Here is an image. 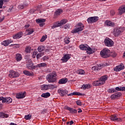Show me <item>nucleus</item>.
<instances>
[{"mask_svg": "<svg viewBox=\"0 0 125 125\" xmlns=\"http://www.w3.org/2000/svg\"><path fill=\"white\" fill-rule=\"evenodd\" d=\"M108 79L107 75H104L102 76L98 80H96L93 83L94 86H100L103 85L106 83V81Z\"/></svg>", "mask_w": 125, "mask_h": 125, "instance_id": "f257e3e1", "label": "nucleus"}, {"mask_svg": "<svg viewBox=\"0 0 125 125\" xmlns=\"http://www.w3.org/2000/svg\"><path fill=\"white\" fill-rule=\"evenodd\" d=\"M46 79L48 83H56V81H57V73L53 71L51 73H49L46 76Z\"/></svg>", "mask_w": 125, "mask_h": 125, "instance_id": "f03ea898", "label": "nucleus"}, {"mask_svg": "<svg viewBox=\"0 0 125 125\" xmlns=\"http://www.w3.org/2000/svg\"><path fill=\"white\" fill-rule=\"evenodd\" d=\"M110 50L105 48L101 51L100 55L103 58H108L110 57Z\"/></svg>", "mask_w": 125, "mask_h": 125, "instance_id": "7ed1b4c3", "label": "nucleus"}, {"mask_svg": "<svg viewBox=\"0 0 125 125\" xmlns=\"http://www.w3.org/2000/svg\"><path fill=\"white\" fill-rule=\"evenodd\" d=\"M79 47L81 50H87V53L88 54H91V53H92V49L86 44H81L79 46Z\"/></svg>", "mask_w": 125, "mask_h": 125, "instance_id": "20e7f679", "label": "nucleus"}, {"mask_svg": "<svg viewBox=\"0 0 125 125\" xmlns=\"http://www.w3.org/2000/svg\"><path fill=\"white\" fill-rule=\"evenodd\" d=\"M104 45L108 47H112L114 44V41L109 38L106 37L104 41Z\"/></svg>", "mask_w": 125, "mask_h": 125, "instance_id": "39448f33", "label": "nucleus"}, {"mask_svg": "<svg viewBox=\"0 0 125 125\" xmlns=\"http://www.w3.org/2000/svg\"><path fill=\"white\" fill-rule=\"evenodd\" d=\"M0 101H2V103L3 104L6 103V104H10V103L12 102V99L10 97L4 98L1 96L0 97Z\"/></svg>", "mask_w": 125, "mask_h": 125, "instance_id": "423d86ee", "label": "nucleus"}, {"mask_svg": "<svg viewBox=\"0 0 125 125\" xmlns=\"http://www.w3.org/2000/svg\"><path fill=\"white\" fill-rule=\"evenodd\" d=\"M54 85L53 84H43L41 86L42 90H47V89H53Z\"/></svg>", "mask_w": 125, "mask_h": 125, "instance_id": "0eeeda50", "label": "nucleus"}, {"mask_svg": "<svg viewBox=\"0 0 125 125\" xmlns=\"http://www.w3.org/2000/svg\"><path fill=\"white\" fill-rule=\"evenodd\" d=\"M19 73L18 72L15 71L14 70H10L9 71V74H8V76L9 78H17V77H19Z\"/></svg>", "mask_w": 125, "mask_h": 125, "instance_id": "6e6552de", "label": "nucleus"}, {"mask_svg": "<svg viewBox=\"0 0 125 125\" xmlns=\"http://www.w3.org/2000/svg\"><path fill=\"white\" fill-rule=\"evenodd\" d=\"M26 67L29 70H34L37 69V66L34 65V63L32 62V61H29L26 64Z\"/></svg>", "mask_w": 125, "mask_h": 125, "instance_id": "1a4fd4ad", "label": "nucleus"}, {"mask_svg": "<svg viewBox=\"0 0 125 125\" xmlns=\"http://www.w3.org/2000/svg\"><path fill=\"white\" fill-rule=\"evenodd\" d=\"M98 19V17H91L87 19V21L89 24H92V23H95Z\"/></svg>", "mask_w": 125, "mask_h": 125, "instance_id": "9d476101", "label": "nucleus"}, {"mask_svg": "<svg viewBox=\"0 0 125 125\" xmlns=\"http://www.w3.org/2000/svg\"><path fill=\"white\" fill-rule=\"evenodd\" d=\"M83 28H84V25L83 24V23H79L78 24V27H76L73 31V32H82L83 30Z\"/></svg>", "mask_w": 125, "mask_h": 125, "instance_id": "9b49d317", "label": "nucleus"}, {"mask_svg": "<svg viewBox=\"0 0 125 125\" xmlns=\"http://www.w3.org/2000/svg\"><path fill=\"white\" fill-rule=\"evenodd\" d=\"M111 121H113V122H123V119L121 118H118L117 117V115H111L110 116Z\"/></svg>", "mask_w": 125, "mask_h": 125, "instance_id": "f8f14e48", "label": "nucleus"}, {"mask_svg": "<svg viewBox=\"0 0 125 125\" xmlns=\"http://www.w3.org/2000/svg\"><path fill=\"white\" fill-rule=\"evenodd\" d=\"M58 92L61 96H65L66 94H68V90H63L62 89H59Z\"/></svg>", "mask_w": 125, "mask_h": 125, "instance_id": "ddd939ff", "label": "nucleus"}, {"mask_svg": "<svg viewBox=\"0 0 125 125\" xmlns=\"http://www.w3.org/2000/svg\"><path fill=\"white\" fill-rule=\"evenodd\" d=\"M121 96H122V93L121 92H118L115 94H113L110 96V98L113 100H115L119 98V97H121Z\"/></svg>", "mask_w": 125, "mask_h": 125, "instance_id": "4468645a", "label": "nucleus"}, {"mask_svg": "<svg viewBox=\"0 0 125 125\" xmlns=\"http://www.w3.org/2000/svg\"><path fill=\"white\" fill-rule=\"evenodd\" d=\"M65 109L66 110H68L69 111L70 114H77L78 110H76L73 108L70 107L68 106H66L65 107Z\"/></svg>", "mask_w": 125, "mask_h": 125, "instance_id": "2eb2a0df", "label": "nucleus"}, {"mask_svg": "<svg viewBox=\"0 0 125 125\" xmlns=\"http://www.w3.org/2000/svg\"><path fill=\"white\" fill-rule=\"evenodd\" d=\"M125 69V66L124 65H119L117 66L115 68H114V71L116 72H120V71H122V70H124Z\"/></svg>", "mask_w": 125, "mask_h": 125, "instance_id": "dca6fc26", "label": "nucleus"}, {"mask_svg": "<svg viewBox=\"0 0 125 125\" xmlns=\"http://www.w3.org/2000/svg\"><path fill=\"white\" fill-rule=\"evenodd\" d=\"M71 58V56L69 54H65L61 59L62 62H67L69 59Z\"/></svg>", "mask_w": 125, "mask_h": 125, "instance_id": "f3484780", "label": "nucleus"}, {"mask_svg": "<svg viewBox=\"0 0 125 125\" xmlns=\"http://www.w3.org/2000/svg\"><path fill=\"white\" fill-rule=\"evenodd\" d=\"M23 73L26 76H29V77H34V76H35L33 72H30L28 70H24Z\"/></svg>", "mask_w": 125, "mask_h": 125, "instance_id": "a211bd4d", "label": "nucleus"}, {"mask_svg": "<svg viewBox=\"0 0 125 125\" xmlns=\"http://www.w3.org/2000/svg\"><path fill=\"white\" fill-rule=\"evenodd\" d=\"M105 24L107 27H114L115 26V23L108 20L105 21Z\"/></svg>", "mask_w": 125, "mask_h": 125, "instance_id": "6ab92c4d", "label": "nucleus"}, {"mask_svg": "<svg viewBox=\"0 0 125 125\" xmlns=\"http://www.w3.org/2000/svg\"><path fill=\"white\" fill-rule=\"evenodd\" d=\"M62 12H63V10H62V9H59L57 10H56L54 14V18H57V16L60 15V14L62 13Z\"/></svg>", "mask_w": 125, "mask_h": 125, "instance_id": "aec40b11", "label": "nucleus"}, {"mask_svg": "<svg viewBox=\"0 0 125 125\" xmlns=\"http://www.w3.org/2000/svg\"><path fill=\"white\" fill-rule=\"evenodd\" d=\"M125 12V6H122L119 8V15H122L123 13Z\"/></svg>", "mask_w": 125, "mask_h": 125, "instance_id": "412c9836", "label": "nucleus"}, {"mask_svg": "<svg viewBox=\"0 0 125 125\" xmlns=\"http://www.w3.org/2000/svg\"><path fill=\"white\" fill-rule=\"evenodd\" d=\"M24 97H25V93L24 92L19 93L16 95V98L18 99H21L24 98Z\"/></svg>", "mask_w": 125, "mask_h": 125, "instance_id": "4be33fe9", "label": "nucleus"}, {"mask_svg": "<svg viewBox=\"0 0 125 125\" xmlns=\"http://www.w3.org/2000/svg\"><path fill=\"white\" fill-rule=\"evenodd\" d=\"M68 82V79L67 78H62L60 79L58 83L59 84H64Z\"/></svg>", "mask_w": 125, "mask_h": 125, "instance_id": "5701e85b", "label": "nucleus"}, {"mask_svg": "<svg viewBox=\"0 0 125 125\" xmlns=\"http://www.w3.org/2000/svg\"><path fill=\"white\" fill-rule=\"evenodd\" d=\"M125 31V27H115L114 29V32H124Z\"/></svg>", "mask_w": 125, "mask_h": 125, "instance_id": "b1692460", "label": "nucleus"}, {"mask_svg": "<svg viewBox=\"0 0 125 125\" xmlns=\"http://www.w3.org/2000/svg\"><path fill=\"white\" fill-rule=\"evenodd\" d=\"M22 36V32H19L13 36V39H20Z\"/></svg>", "mask_w": 125, "mask_h": 125, "instance_id": "393cba45", "label": "nucleus"}, {"mask_svg": "<svg viewBox=\"0 0 125 125\" xmlns=\"http://www.w3.org/2000/svg\"><path fill=\"white\" fill-rule=\"evenodd\" d=\"M60 26H62V24L61 23V21L59 22H56L53 25V26H52V29H55V28H57V27H60Z\"/></svg>", "mask_w": 125, "mask_h": 125, "instance_id": "a878e982", "label": "nucleus"}, {"mask_svg": "<svg viewBox=\"0 0 125 125\" xmlns=\"http://www.w3.org/2000/svg\"><path fill=\"white\" fill-rule=\"evenodd\" d=\"M50 96V93L49 92L42 93L41 95L42 97L43 98H48Z\"/></svg>", "mask_w": 125, "mask_h": 125, "instance_id": "bb28decb", "label": "nucleus"}, {"mask_svg": "<svg viewBox=\"0 0 125 125\" xmlns=\"http://www.w3.org/2000/svg\"><path fill=\"white\" fill-rule=\"evenodd\" d=\"M101 69V66H99V65H97L92 67V71H98Z\"/></svg>", "mask_w": 125, "mask_h": 125, "instance_id": "cd10ccee", "label": "nucleus"}, {"mask_svg": "<svg viewBox=\"0 0 125 125\" xmlns=\"http://www.w3.org/2000/svg\"><path fill=\"white\" fill-rule=\"evenodd\" d=\"M16 59L18 62L22 60V56L20 54H17L16 56Z\"/></svg>", "mask_w": 125, "mask_h": 125, "instance_id": "c85d7f7f", "label": "nucleus"}, {"mask_svg": "<svg viewBox=\"0 0 125 125\" xmlns=\"http://www.w3.org/2000/svg\"><path fill=\"white\" fill-rule=\"evenodd\" d=\"M36 66L37 69H38V67L41 68V67H46V66H47V64H46V63H41L36 65Z\"/></svg>", "mask_w": 125, "mask_h": 125, "instance_id": "c756f323", "label": "nucleus"}, {"mask_svg": "<svg viewBox=\"0 0 125 125\" xmlns=\"http://www.w3.org/2000/svg\"><path fill=\"white\" fill-rule=\"evenodd\" d=\"M11 42H12L10 40H6L5 41H3V44L5 46H7V45H8L9 43H11Z\"/></svg>", "mask_w": 125, "mask_h": 125, "instance_id": "7c9ffc66", "label": "nucleus"}, {"mask_svg": "<svg viewBox=\"0 0 125 125\" xmlns=\"http://www.w3.org/2000/svg\"><path fill=\"white\" fill-rule=\"evenodd\" d=\"M36 21L37 22V23H38V24H40L41 23H43L44 22H45V19H37L36 20Z\"/></svg>", "mask_w": 125, "mask_h": 125, "instance_id": "2f4dec72", "label": "nucleus"}, {"mask_svg": "<svg viewBox=\"0 0 125 125\" xmlns=\"http://www.w3.org/2000/svg\"><path fill=\"white\" fill-rule=\"evenodd\" d=\"M90 87V85L89 84L83 85L82 87L81 88L82 89H88Z\"/></svg>", "mask_w": 125, "mask_h": 125, "instance_id": "473e14b6", "label": "nucleus"}, {"mask_svg": "<svg viewBox=\"0 0 125 125\" xmlns=\"http://www.w3.org/2000/svg\"><path fill=\"white\" fill-rule=\"evenodd\" d=\"M9 115L8 114H5L4 113H0V118H8Z\"/></svg>", "mask_w": 125, "mask_h": 125, "instance_id": "72a5a7b5", "label": "nucleus"}, {"mask_svg": "<svg viewBox=\"0 0 125 125\" xmlns=\"http://www.w3.org/2000/svg\"><path fill=\"white\" fill-rule=\"evenodd\" d=\"M45 48L43 46H40L38 48V50L39 52H42V51H43Z\"/></svg>", "mask_w": 125, "mask_h": 125, "instance_id": "f704fd0d", "label": "nucleus"}, {"mask_svg": "<svg viewBox=\"0 0 125 125\" xmlns=\"http://www.w3.org/2000/svg\"><path fill=\"white\" fill-rule=\"evenodd\" d=\"M108 92L109 93H115V92H117V91H116V89L111 88L108 90Z\"/></svg>", "mask_w": 125, "mask_h": 125, "instance_id": "c9c22d12", "label": "nucleus"}, {"mask_svg": "<svg viewBox=\"0 0 125 125\" xmlns=\"http://www.w3.org/2000/svg\"><path fill=\"white\" fill-rule=\"evenodd\" d=\"M46 39H47V36L43 35L42 37V38H41L40 42H44V41H45V40H46Z\"/></svg>", "mask_w": 125, "mask_h": 125, "instance_id": "e433bc0d", "label": "nucleus"}, {"mask_svg": "<svg viewBox=\"0 0 125 125\" xmlns=\"http://www.w3.org/2000/svg\"><path fill=\"white\" fill-rule=\"evenodd\" d=\"M65 43L68 44L70 42V38L65 37L64 39Z\"/></svg>", "mask_w": 125, "mask_h": 125, "instance_id": "4c0bfd02", "label": "nucleus"}, {"mask_svg": "<svg viewBox=\"0 0 125 125\" xmlns=\"http://www.w3.org/2000/svg\"><path fill=\"white\" fill-rule=\"evenodd\" d=\"M31 47L30 46H27L25 48V52L26 53H30L31 52Z\"/></svg>", "mask_w": 125, "mask_h": 125, "instance_id": "58836bf2", "label": "nucleus"}, {"mask_svg": "<svg viewBox=\"0 0 125 125\" xmlns=\"http://www.w3.org/2000/svg\"><path fill=\"white\" fill-rule=\"evenodd\" d=\"M43 55H44V53H39L37 55L36 57L37 59H39L41 58L42 56H43Z\"/></svg>", "mask_w": 125, "mask_h": 125, "instance_id": "ea45409f", "label": "nucleus"}, {"mask_svg": "<svg viewBox=\"0 0 125 125\" xmlns=\"http://www.w3.org/2000/svg\"><path fill=\"white\" fill-rule=\"evenodd\" d=\"M78 74H79L80 75H84V70H83V69H79L78 71Z\"/></svg>", "mask_w": 125, "mask_h": 125, "instance_id": "a19ab883", "label": "nucleus"}, {"mask_svg": "<svg viewBox=\"0 0 125 125\" xmlns=\"http://www.w3.org/2000/svg\"><path fill=\"white\" fill-rule=\"evenodd\" d=\"M68 22V21L66 19H63L61 21V23L62 25H64V24H66Z\"/></svg>", "mask_w": 125, "mask_h": 125, "instance_id": "79ce46f5", "label": "nucleus"}, {"mask_svg": "<svg viewBox=\"0 0 125 125\" xmlns=\"http://www.w3.org/2000/svg\"><path fill=\"white\" fill-rule=\"evenodd\" d=\"M121 34H122V32H115L114 33V35L115 37H119V36H120V35H121Z\"/></svg>", "mask_w": 125, "mask_h": 125, "instance_id": "37998d69", "label": "nucleus"}, {"mask_svg": "<svg viewBox=\"0 0 125 125\" xmlns=\"http://www.w3.org/2000/svg\"><path fill=\"white\" fill-rule=\"evenodd\" d=\"M71 27V24H66L64 26V29H70Z\"/></svg>", "mask_w": 125, "mask_h": 125, "instance_id": "c03bdc74", "label": "nucleus"}, {"mask_svg": "<svg viewBox=\"0 0 125 125\" xmlns=\"http://www.w3.org/2000/svg\"><path fill=\"white\" fill-rule=\"evenodd\" d=\"M24 119L25 120H30V119H31V114H28L27 115H25L24 117Z\"/></svg>", "mask_w": 125, "mask_h": 125, "instance_id": "a18cd8bd", "label": "nucleus"}, {"mask_svg": "<svg viewBox=\"0 0 125 125\" xmlns=\"http://www.w3.org/2000/svg\"><path fill=\"white\" fill-rule=\"evenodd\" d=\"M115 90L116 91H122V87H116L115 88Z\"/></svg>", "mask_w": 125, "mask_h": 125, "instance_id": "49530a36", "label": "nucleus"}, {"mask_svg": "<svg viewBox=\"0 0 125 125\" xmlns=\"http://www.w3.org/2000/svg\"><path fill=\"white\" fill-rule=\"evenodd\" d=\"M76 104L78 106H82V103L81 102V100H78L76 101Z\"/></svg>", "mask_w": 125, "mask_h": 125, "instance_id": "de8ad7c7", "label": "nucleus"}, {"mask_svg": "<svg viewBox=\"0 0 125 125\" xmlns=\"http://www.w3.org/2000/svg\"><path fill=\"white\" fill-rule=\"evenodd\" d=\"M74 94H75V95H78L79 96H82L83 95V94H82L80 92H74Z\"/></svg>", "mask_w": 125, "mask_h": 125, "instance_id": "09e8293b", "label": "nucleus"}, {"mask_svg": "<svg viewBox=\"0 0 125 125\" xmlns=\"http://www.w3.org/2000/svg\"><path fill=\"white\" fill-rule=\"evenodd\" d=\"M2 5H3V1L0 0V9L2 8Z\"/></svg>", "mask_w": 125, "mask_h": 125, "instance_id": "8fccbe9b", "label": "nucleus"}, {"mask_svg": "<svg viewBox=\"0 0 125 125\" xmlns=\"http://www.w3.org/2000/svg\"><path fill=\"white\" fill-rule=\"evenodd\" d=\"M4 18H5L4 16H3L0 17V23L1 22H2V21H3V20H4Z\"/></svg>", "mask_w": 125, "mask_h": 125, "instance_id": "3c124183", "label": "nucleus"}, {"mask_svg": "<svg viewBox=\"0 0 125 125\" xmlns=\"http://www.w3.org/2000/svg\"><path fill=\"white\" fill-rule=\"evenodd\" d=\"M116 12H115V11H114L113 10H111L110 11V14L111 15H115Z\"/></svg>", "mask_w": 125, "mask_h": 125, "instance_id": "603ef678", "label": "nucleus"}, {"mask_svg": "<svg viewBox=\"0 0 125 125\" xmlns=\"http://www.w3.org/2000/svg\"><path fill=\"white\" fill-rule=\"evenodd\" d=\"M111 56H112V57H113V58L116 57L117 56V53H112L111 54Z\"/></svg>", "mask_w": 125, "mask_h": 125, "instance_id": "864d4df0", "label": "nucleus"}, {"mask_svg": "<svg viewBox=\"0 0 125 125\" xmlns=\"http://www.w3.org/2000/svg\"><path fill=\"white\" fill-rule=\"evenodd\" d=\"M36 56H37V52H33V55H32L33 58H36Z\"/></svg>", "mask_w": 125, "mask_h": 125, "instance_id": "5fc2aeb1", "label": "nucleus"}, {"mask_svg": "<svg viewBox=\"0 0 125 125\" xmlns=\"http://www.w3.org/2000/svg\"><path fill=\"white\" fill-rule=\"evenodd\" d=\"M29 27H30V24H27L26 25H25L24 26V27L23 28L24 29H28V28H29Z\"/></svg>", "mask_w": 125, "mask_h": 125, "instance_id": "6e6d98bb", "label": "nucleus"}, {"mask_svg": "<svg viewBox=\"0 0 125 125\" xmlns=\"http://www.w3.org/2000/svg\"><path fill=\"white\" fill-rule=\"evenodd\" d=\"M73 95H75V92L67 94V96H73Z\"/></svg>", "mask_w": 125, "mask_h": 125, "instance_id": "4d7b16f0", "label": "nucleus"}, {"mask_svg": "<svg viewBox=\"0 0 125 125\" xmlns=\"http://www.w3.org/2000/svg\"><path fill=\"white\" fill-rule=\"evenodd\" d=\"M48 57H47V56H44L43 58V60H47V59H48Z\"/></svg>", "mask_w": 125, "mask_h": 125, "instance_id": "13d9d810", "label": "nucleus"}, {"mask_svg": "<svg viewBox=\"0 0 125 125\" xmlns=\"http://www.w3.org/2000/svg\"><path fill=\"white\" fill-rule=\"evenodd\" d=\"M43 25H44V24L43 23V22H42L40 24V27H42L43 26Z\"/></svg>", "mask_w": 125, "mask_h": 125, "instance_id": "bf43d9fd", "label": "nucleus"}, {"mask_svg": "<svg viewBox=\"0 0 125 125\" xmlns=\"http://www.w3.org/2000/svg\"><path fill=\"white\" fill-rule=\"evenodd\" d=\"M69 124H70V125H72L74 124V121H71L70 122H69Z\"/></svg>", "mask_w": 125, "mask_h": 125, "instance_id": "052dcab7", "label": "nucleus"}, {"mask_svg": "<svg viewBox=\"0 0 125 125\" xmlns=\"http://www.w3.org/2000/svg\"><path fill=\"white\" fill-rule=\"evenodd\" d=\"M32 34H33V32H27V35H32Z\"/></svg>", "mask_w": 125, "mask_h": 125, "instance_id": "680f3d73", "label": "nucleus"}, {"mask_svg": "<svg viewBox=\"0 0 125 125\" xmlns=\"http://www.w3.org/2000/svg\"><path fill=\"white\" fill-rule=\"evenodd\" d=\"M3 0V2H8V1H9V0Z\"/></svg>", "mask_w": 125, "mask_h": 125, "instance_id": "e2e57ef3", "label": "nucleus"}, {"mask_svg": "<svg viewBox=\"0 0 125 125\" xmlns=\"http://www.w3.org/2000/svg\"><path fill=\"white\" fill-rule=\"evenodd\" d=\"M83 112V110L81 108L79 109L78 113H82Z\"/></svg>", "mask_w": 125, "mask_h": 125, "instance_id": "0e129e2a", "label": "nucleus"}, {"mask_svg": "<svg viewBox=\"0 0 125 125\" xmlns=\"http://www.w3.org/2000/svg\"><path fill=\"white\" fill-rule=\"evenodd\" d=\"M122 91H125V87H122Z\"/></svg>", "mask_w": 125, "mask_h": 125, "instance_id": "69168bd1", "label": "nucleus"}, {"mask_svg": "<svg viewBox=\"0 0 125 125\" xmlns=\"http://www.w3.org/2000/svg\"><path fill=\"white\" fill-rule=\"evenodd\" d=\"M45 52H49V51H50V50L49 49H46L45 50Z\"/></svg>", "mask_w": 125, "mask_h": 125, "instance_id": "338daca9", "label": "nucleus"}, {"mask_svg": "<svg viewBox=\"0 0 125 125\" xmlns=\"http://www.w3.org/2000/svg\"><path fill=\"white\" fill-rule=\"evenodd\" d=\"M35 12V10H30V13H34Z\"/></svg>", "mask_w": 125, "mask_h": 125, "instance_id": "774afa93", "label": "nucleus"}]
</instances>
